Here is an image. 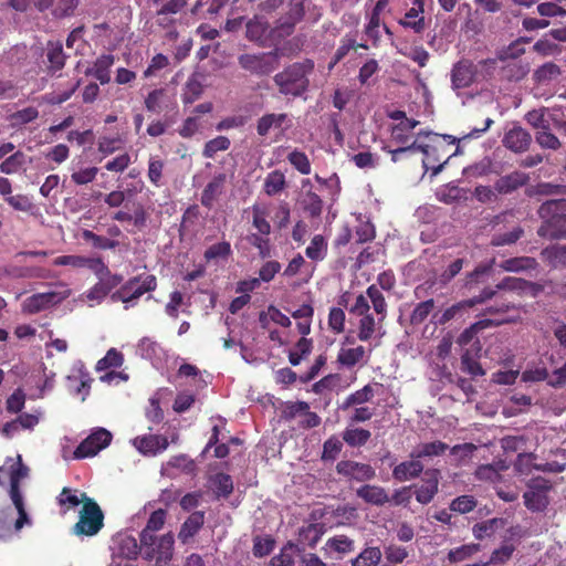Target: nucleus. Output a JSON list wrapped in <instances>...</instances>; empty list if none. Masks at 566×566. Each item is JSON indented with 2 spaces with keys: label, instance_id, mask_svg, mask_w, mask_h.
<instances>
[{
  "label": "nucleus",
  "instance_id": "37",
  "mask_svg": "<svg viewBox=\"0 0 566 566\" xmlns=\"http://www.w3.org/2000/svg\"><path fill=\"white\" fill-rule=\"evenodd\" d=\"M495 294V292L491 289H485L483 290V292L481 293V295L479 297H475V298H472V300H469L467 302H463V303H459L457 305H453L449 308H447L442 316L439 318V322L440 323H446L450 319H452L455 314L464 306H473L475 305L476 303H481V302H484L489 298H491L493 295Z\"/></svg>",
  "mask_w": 566,
  "mask_h": 566
},
{
  "label": "nucleus",
  "instance_id": "46",
  "mask_svg": "<svg viewBox=\"0 0 566 566\" xmlns=\"http://www.w3.org/2000/svg\"><path fill=\"white\" fill-rule=\"evenodd\" d=\"M178 470L184 473H192L196 469L195 462L187 455L180 454L172 457L164 467L163 470L167 474H172L171 470Z\"/></svg>",
  "mask_w": 566,
  "mask_h": 566
},
{
  "label": "nucleus",
  "instance_id": "6",
  "mask_svg": "<svg viewBox=\"0 0 566 566\" xmlns=\"http://www.w3.org/2000/svg\"><path fill=\"white\" fill-rule=\"evenodd\" d=\"M142 554L147 560H155V566H168L174 556V535L168 533L156 537L148 532H142Z\"/></svg>",
  "mask_w": 566,
  "mask_h": 566
},
{
  "label": "nucleus",
  "instance_id": "10",
  "mask_svg": "<svg viewBox=\"0 0 566 566\" xmlns=\"http://www.w3.org/2000/svg\"><path fill=\"white\" fill-rule=\"evenodd\" d=\"M156 289V277L154 275H146L144 277H136L124 284L118 291L113 293V301H119L125 304V308L135 305V302L145 293Z\"/></svg>",
  "mask_w": 566,
  "mask_h": 566
},
{
  "label": "nucleus",
  "instance_id": "31",
  "mask_svg": "<svg viewBox=\"0 0 566 566\" xmlns=\"http://www.w3.org/2000/svg\"><path fill=\"white\" fill-rule=\"evenodd\" d=\"M528 180V176L522 171H513L510 175L501 177L494 185L500 193H509L524 186Z\"/></svg>",
  "mask_w": 566,
  "mask_h": 566
},
{
  "label": "nucleus",
  "instance_id": "11",
  "mask_svg": "<svg viewBox=\"0 0 566 566\" xmlns=\"http://www.w3.org/2000/svg\"><path fill=\"white\" fill-rule=\"evenodd\" d=\"M111 441L112 433L108 430L104 428H96L80 443V446L73 451L72 455H70L66 450H63V458L65 460H70L94 457L105 449Z\"/></svg>",
  "mask_w": 566,
  "mask_h": 566
},
{
  "label": "nucleus",
  "instance_id": "38",
  "mask_svg": "<svg viewBox=\"0 0 566 566\" xmlns=\"http://www.w3.org/2000/svg\"><path fill=\"white\" fill-rule=\"evenodd\" d=\"M203 513L202 512H195L192 513L182 524L180 532H179V538L181 542L186 543L190 537H192L195 534L198 533V531L201 528L203 524Z\"/></svg>",
  "mask_w": 566,
  "mask_h": 566
},
{
  "label": "nucleus",
  "instance_id": "15",
  "mask_svg": "<svg viewBox=\"0 0 566 566\" xmlns=\"http://www.w3.org/2000/svg\"><path fill=\"white\" fill-rule=\"evenodd\" d=\"M293 126V117L286 113H266L256 122V133L261 137L274 134L277 138L283 137Z\"/></svg>",
  "mask_w": 566,
  "mask_h": 566
},
{
  "label": "nucleus",
  "instance_id": "58",
  "mask_svg": "<svg viewBox=\"0 0 566 566\" xmlns=\"http://www.w3.org/2000/svg\"><path fill=\"white\" fill-rule=\"evenodd\" d=\"M381 558L380 549L369 547L361 552L354 560L353 566H376Z\"/></svg>",
  "mask_w": 566,
  "mask_h": 566
},
{
  "label": "nucleus",
  "instance_id": "29",
  "mask_svg": "<svg viewBox=\"0 0 566 566\" xmlns=\"http://www.w3.org/2000/svg\"><path fill=\"white\" fill-rule=\"evenodd\" d=\"M114 63V55L103 54L87 69L86 74L94 76L102 85L107 84L111 81V69Z\"/></svg>",
  "mask_w": 566,
  "mask_h": 566
},
{
  "label": "nucleus",
  "instance_id": "13",
  "mask_svg": "<svg viewBox=\"0 0 566 566\" xmlns=\"http://www.w3.org/2000/svg\"><path fill=\"white\" fill-rule=\"evenodd\" d=\"M441 146L442 145L438 143L437 137L433 136L431 132H421L417 134V137L412 143L392 151V161H397L399 159V154L411 150L421 151L423 154L422 166L424 170L428 171L429 167H433L436 161V159L431 160L429 151H438Z\"/></svg>",
  "mask_w": 566,
  "mask_h": 566
},
{
  "label": "nucleus",
  "instance_id": "39",
  "mask_svg": "<svg viewBox=\"0 0 566 566\" xmlns=\"http://www.w3.org/2000/svg\"><path fill=\"white\" fill-rule=\"evenodd\" d=\"M260 323L262 327L270 329L271 323L283 327H289L291 325V319L289 316L283 314L279 308L274 306H269L266 311L261 313Z\"/></svg>",
  "mask_w": 566,
  "mask_h": 566
},
{
  "label": "nucleus",
  "instance_id": "56",
  "mask_svg": "<svg viewBox=\"0 0 566 566\" xmlns=\"http://www.w3.org/2000/svg\"><path fill=\"white\" fill-rule=\"evenodd\" d=\"M287 160L300 174H311V163L305 153L294 149L289 154Z\"/></svg>",
  "mask_w": 566,
  "mask_h": 566
},
{
  "label": "nucleus",
  "instance_id": "48",
  "mask_svg": "<svg viewBox=\"0 0 566 566\" xmlns=\"http://www.w3.org/2000/svg\"><path fill=\"white\" fill-rule=\"evenodd\" d=\"M98 174L97 167L78 166L72 168L71 180L77 186H84L95 180Z\"/></svg>",
  "mask_w": 566,
  "mask_h": 566
},
{
  "label": "nucleus",
  "instance_id": "4",
  "mask_svg": "<svg viewBox=\"0 0 566 566\" xmlns=\"http://www.w3.org/2000/svg\"><path fill=\"white\" fill-rule=\"evenodd\" d=\"M539 217L544 220L538 229L541 237L551 239L566 237V201L549 200L544 202L538 210Z\"/></svg>",
  "mask_w": 566,
  "mask_h": 566
},
{
  "label": "nucleus",
  "instance_id": "32",
  "mask_svg": "<svg viewBox=\"0 0 566 566\" xmlns=\"http://www.w3.org/2000/svg\"><path fill=\"white\" fill-rule=\"evenodd\" d=\"M356 493L366 503L373 505H384L389 502V496L381 486L366 484L360 486Z\"/></svg>",
  "mask_w": 566,
  "mask_h": 566
},
{
  "label": "nucleus",
  "instance_id": "14",
  "mask_svg": "<svg viewBox=\"0 0 566 566\" xmlns=\"http://www.w3.org/2000/svg\"><path fill=\"white\" fill-rule=\"evenodd\" d=\"M53 265L56 266H70L72 269H88L98 279L103 280L111 275L107 265L101 258H90L83 255H60L52 261Z\"/></svg>",
  "mask_w": 566,
  "mask_h": 566
},
{
  "label": "nucleus",
  "instance_id": "60",
  "mask_svg": "<svg viewBox=\"0 0 566 566\" xmlns=\"http://www.w3.org/2000/svg\"><path fill=\"white\" fill-rule=\"evenodd\" d=\"M308 406L305 402H297L290 407V415L295 416L296 413L304 412V419L302 424L307 428H313L319 424V417L316 413L307 411Z\"/></svg>",
  "mask_w": 566,
  "mask_h": 566
},
{
  "label": "nucleus",
  "instance_id": "61",
  "mask_svg": "<svg viewBox=\"0 0 566 566\" xmlns=\"http://www.w3.org/2000/svg\"><path fill=\"white\" fill-rule=\"evenodd\" d=\"M231 253V245L227 241H222L209 247L205 252V259L207 261H217L220 259H227Z\"/></svg>",
  "mask_w": 566,
  "mask_h": 566
},
{
  "label": "nucleus",
  "instance_id": "26",
  "mask_svg": "<svg viewBox=\"0 0 566 566\" xmlns=\"http://www.w3.org/2000/svg\"><path fill=\"white\" fill-rule=\"evenodd\" d=\"M423 483L416 490V500L421 504H428L438 492L439 472L437 470L424 473Z\"/></svg>",
  "mask_w": 566,
  "mask_h": 566
},
{
  "label": "nucleus",
  "instance_id": "42",
  "mask_svg": "<svg viewBox=\"0 0 566 566\" xmlns=\"http://www.w3.org/2000/svg\"><path fill=\"white\" fill-rule=\"evenodd\" d=\"M448 446L441 441H433L429 443H422L418 446L411 452V458L413 459H422V458H432L440 455L446 452Z\"/></svg>",
  "mask_w": 566,
  "mask_h": 566
},
{
  "label": "nucleus",
  "instance_id": "49",
  "mask_svg": "<svg viewBox=\"0 0 566 566\" xmlns=\"http://www.w3.org/2000/svg\"><path fill=\"white\" fill-rule=\"evenodd\" d=\"M543 259L551 265L564 266L566 265V245H552L543 250Z\"/></svg>",
  "mask_w": 566,
  "mask_h": 566
},
{
  "label": "nucleus",
  "instance_id": "28",
  "mask_svg": "<svg viewBox=\"0 0 566 566\" xmlns=\"http://www.w3.org/2000/svg\"><path fill=\"white\" fill-rule=\"evenodd\" d=\"M497 290L516 292L520 295L537 296L541 287L534 283L527 282L518 277H505L496 285Z\"/></svg>",
  "mask_w": 566,
  "mask_h": 566
},
{
  "label": "nucleus",
  "instance_id": "53",
  "mask_svg": "<svg viewBox=\"0 0 566 566\" xmlns=\"http://www.w3.org/2000/svg\"><path fill=\"white\" fill-rule=\"evenodd\" d=\"M524 382H538L547 380L548 370L542 364H528L521 376Z\"/></svg>",
  "mask_w": 566,
  "mask_h": 566
},
{
  "label": "nucleus",
  "instance_id": "44",
  "mask_svg": "<svg viewBox=\"0 0 566 566\" xmlns=\"http://www.w3.org/2000/svg\"><path fill=\"white\" fill-rule=\"evenodd\" d=\"M305 254L315 262L323 261L327 254V241L325 238L321 234L314 235L305 250Z\"/></svg>",
  "mask_w": 566,
  "mask_h": 566
},
{
  "label": "nucleus",
  "instance_id": "51",
  "mask_svg": "<svg viewBox=\"0 0 566 566\" xmlns=\"http://www.w3.org/2000/svg\"><path fill=\"white\" fill-rule=\"evenodd\" d=\"M46 56L52 70L59 71L64 66L65 56L63 53L62 44L60 42L48 43Z\"/></svg>",
  "mask_w": 566,
  "mask_h": 566
},
{
  "label": "nucleus",
  "instance_id": "45",
  "mask_svg": "<svg viewBox=\"0 0 566 566\" xmlns=\"http://www.w3.org/2000/svg\"><path fill=\"white\" fill-rule=\"evenodd\" d=\"M403 28H409L416 33H420L424 30V18L423 12L419 11V8H410L403 18L399 21Z\"/></svg>",
  "mask_w": 566,
  "mask_h": 566
},
{
  "label": "nucleus",
  "instance_id": "41",
  "mask_svg": "<svg viewBox=\"0 0 566 566\" xmlns=\"http://www.w3.org/2000/svg\"><path fill=\"white\" fill-rule=\"evenodd\" d=\"M526 122L538 130L548 129L553 120L552 112L546 108L533 109L525 116Z\"/></svg>",
  "mask_w": 566,
  "mask_h": 566
},
{
  "label": "nucleus",
  "instance_id": "16",
  "mask_svg": "<svg viewBox=\"0 0 566 566\" xmlns=\"http://www.w3.org/2000/svg\"><path fill=\"white\" fill-rule=\"evenodd\" d=\"M91 381L92 378L84 364L82 361L74 363L66 377L69 391L74 396L81 397V400L84 401L90 394Z\"/></svg>",
  "mask_w": 566,
  "mask_h": 566
},
{
  "label": "nucleus",
  "instance_id": "55",
  "mask_svg": "<svg viewBox=\"0 0 566 566\" xmlns=\"http://www.w3.org/2000/svg\"><path fill=\"white\" fill-rule=\"evenodd\" d=\"M93 501L90 499L84 492L71 491L69 489H63L59 496V502L61 505L69 504L71 507H75L80 504L85 505V502Z\"/></svg>",
  "mask_w": 566,
  "mask_h": 566
},
{
  "label": "nucleus",
  "instance_id": "17",
  "mask_svg": "<svg viewBox=\"0 0 566 566\" xmlns=\"http://www.w3.org/2000/svg\"><path fill=\"white\" fill-rule=\"evenodd\" d=\"M145 107L155 114L174 111L177 108L176 92L166 87L153 90L145 98Z\"/></svg>",
  "mask_w": 566,
  "mask_h": 566
},
{
  "label": "nucleus",
  "instance_id": "22",
  "mask_svg": "<svg viewBox=\"0 0 566 566\" xmlns=\"http://www.w3.org/2000/svg\"><path fill=\"white\" fill-rule=\"evenodd\" d=\"M336 470L339 474L357 481H367L375 476V470L369 464L355 461H340Z\"/></svg>",
  "mask_w": 566,
  "mask_h": 566
},
{
  "label": "nucleus",
  "instance_id": "8",
  "mask_svg": "<svg viewBox=\"0 0 566 566\" xmlns=\"http://www.w3.org/2000/svg\"><path fill=\"white\" fill-rule=\"evenodd\" d=\"M72 291L65 283H59L51 291L36 293L22 302L25 313L35 314L61 304L71 295Z\"/></svg>",
  "mask_w": 566,
  "mask_h": 566
},
{
  "label": "nucleus",
  "instance_id": "64",
  "mask_svg": "<svg viewBox=\"0 0 566 566\" xmlns=\"http://www.w3.org/2000/svg\"><path fill=\"white\" fill-rule=\"evenodd\" d=\"M479 551L480 545L467 544L454 549H451L448 554V558L451 563H459L478 553Z\"/></svg>",
  "mask_w": 566,
  "mask_h": 566
},
{
  "label": "nucleus",
  "instance_id": "59",
  "mask_svg": "<svg viewBox=\"0 0 566 566\" xmlns=\"http://www.w3.org/2000/svg\"><path fill=\"white\" fill-rule=\"evenodd\" d=\"M433 308H434L433 300H427L424 302H420L419 304H417L410 315L411 324L419 325V324L423 323L427 319V317L431 314Z\"/></svg>",
  "mask_w": 566,
  "mask_h": 566
},
{
  "label": "nucleus",
  "instance_id": "27",
  "mask_svg": "<svg viewBox=\"0 0 566 566\" xmlns=\"http://www.w3.org/2000/svg\"><path fill=\"white\" fill-rule=\"evenodd\" d=\"M520 319H521V315L518 313L514 314V315H507L506 317L501 318V319H491V318L481 319V321L474 323L473 325H471L470 328L465 329L461 334V336L459 338V343L462 345L468 344L472 339L473 334H475L479 331H482L484 328H488L491 326H499V325L506 324V323H515V322H518Z\"/></svg>",
  "mask_w": 566,
  "mask_h": 566
},
{
  "label": "nucleus",
  "instance_id": "24",
  "mask_svg": "<svg viewBox=\"0 0 566 566\" xmlns=\"http://www.w3.org/2000/svg\"><path fill=\"white\" fill-rule=\"evenodd\" d=\"M494 61L496 62V67L492 70V76L494 75L495 71L500 70L501 76L503 78L509 81H520L530 71L526 64H523L521 61L514 59L506 60L501 57L500 60Z\"/></svg>",
  "mask_w": 566,
  "mask_h": 566
},
{
  "label": "nucleus",
  "instance_id": "5",
  "mask_svg": "<svg viewBox=\"0 0 566 566\" xmlns=\"http://www.w3.org/2000/svg\"><path fill=\"white\" fill-rule=\"evenodd\" d=\"M495 67L496 62L494 60L481 61L479 64H473L470 61H460L451 71L452 88H465L474 82L492 77V70Z\"/></svg>",
  "mask_w": 566,
  "mask_h": 566
},
{
  "label": "nucleus",
  "instance_id": "63",
  "mask_svg": "<svg viewBox=\"0 0 566 566\" xmlns=\"http://www.w3.org/2000/svg\"><path fill=\"white\" fill-rule=\"evenodd\" d=\"M369 438L370 432L360 428L348 429L344 432L343 436L344 441L352 447L363 446L368 441Z\"/></svg>",
  "mask_w": 566,
  "mask_h": 566
},
{
  "label": "nucleus",
  "instance_id": "20",
  "mask_svg": "<svg viewBox=\"0 0 566 566\" xmlns=\"http://www.w3.org/2000/svg\"><path fill=\"white\" fill-rule=\"evenodd\" d=\"M133 446L144 455L154 457L168 448V440L164 436L145 434L132 440Z\"/></svg>",
  "mask_w": 566,
  "mask_h": 566
},
{
  "label": "nucleus",
  "instance_id": "50",
  "mask_svg": "<svg viewBox=\"0 0 566 566\" xmlns=\"http://www.w3.org/2000/svg\"><path fill=\"white\" fill-rule=\"evenodd\" d=\"M312 352V340L305 337H302L295 345L293 349L289 353V361L293 366H297L301 364L303 358L310 355Z\"/></svg>",
  "mask_w": 566,
  "mask_h": 566
},
{
  "label": "nucleus",
  "instance_id": "30",
  "mask_svg": "<svg viewBox=\"0 0 566 566\" xmlns=\"http://www.w3.org/2000/svg\"><path fill=\"white\" fill-rule=\"evenodd\" d=\"M523 497L525 506L532 511H542L547 505L545 488L539 484L530 485Z\"/></svg>",
  "mask_w": 566,
  "mask_h": 566
},
{
  "label": "nucleus",
  "instance_id": "25",
  "mask_svg": "<svg viewBox=\"0 0 566 566\" xmlns=\"http://www.w3.org/2000/svg\"><path fill=\"white\" fill-rule=\"evenodd\" d=\"M531 135L521 126H513L503 137V145L514 153L527 150L531 144Z\"/></svg>",
  "mask_w": 566,
  "mask_h": 566
},
{
  "label": "nucleus",
  "instance_id": "62",
  "mask_svg": "<svg viewBox=\"0 0 566 566\" xmlns=\"http://www.w3.org/2000/svg\"><path fill=\"white\" fill-rule=\"evenodd\" d=\"M201 83L195 76H191L190 78H188L184 87L182 101L185 104H191L201 95Z\"/></svg>",
  "mask_w": 566,
  "mask_h": 566
},
{
  "label": "nucleus",
  "instance_id": "21",
  "mask_svg": "<svg viewBox=\"0 0 566 566\" xmlns=\"http://www.w3.org/2000/svg\"><path fill=\"white\" fill-rule=\"evenodd\" d=\"M391 117L395 119L401 118V122L391 129V139L401 145H407L410 140L412 143L417 137V135H413L412 130L418 125V122L406 118L402 112H396Z\"/></svg>",
  "mask_w": 566,
  "mask_h": 566
},
{
  "label": "nucleus",
  "instance_id": "57",
  "mask_svg": "<svg viewBox=\"0 0 566 566\" xmlns=\"http://www.w3.org/2000/svg\"><path fill=\"white\" fill-rule=\"evenodd\" d=\"M82 238L85 241L91 242L92 245L96 249L109 250V249H114L118 245L117 241L102 237V235H97L91 230H83Z\"/></svg>",
  "mask_w": 566,
  "mask_h": 566
},
{
  "label": "nucleus",
  "instance_id": "2",
  "mask_svg": "<svg viewBox=\"0 0 566 566\" xmlns=\"http://www.w3.org/2000/svg\"><path fill=\"white\" fill-rule=\"evenodd\" d=\"M386 312L387 303L377 285H370L365 294L356 296L355 302L349 307V313L360 317L357 333L359 340L367 342L371 339L377 328H380Z\"/></svg>",
  "mask_w": 566,
  "mask_h": 566
},
{
  "label": "nucleus",
  "instance_id": "19",
  "mask_svg": "<svg viewBox=\"0 0 566 566\" xmlns=\"http://www.w3.org/2000/svg\"><path fill=\"white\" fill-rule=\"evenodd\" d=\"M136 353L142 358L149 360L157 369L164 367L167 357L160 344L149 337H144L138 342Z\"/></svg>",
  "mask_w": 566,
  "mask_h": 566
},
{
  "label": "nucleus",
  "instance_id": "35",
  "mask_svg": "<svg viewBox=\"0 0 566 566\" xmlns=\"http://www.w3.org/2000/svg\"><path fill=\"white\" fill-rule=\"evenodd\" d=\"M269 213L270 208L266 203H254L252 206L253 227L263 235L271 232V226L266 220Z\"/></svg>",
  "mask_w": 566,
  "mask_h": 566
},
{
  "label": "nucleus",
  "instance_id": "40",
  "mask_svg": "<svg viewBox=\"0 0 566 566\" xmlns=\"http://www.w3.org/2000/svg\"><path fill=\"white\" fill-rule=\"evenodd\" d=\"M31 159L22 151H15L0 164V171L6 175H12L20 171Z\"/></svg>",
  "mask_w": 566,
  "mask_h": 566
},
{
  "label": "nucleus",
  "instance_id": "33",
  "mask_svg": "<svg viewBox=\"0 0 566 566\" xmlns=\"http://www.w3.org/2000/svg\"><path fill=\"white\" fill-rule=\"evenodd\" d=\"M325 532L324 524L322 523H307L298 531V541L303 545L314 547L321 539Z\"/></svg>",
  "mask_w": 566,
  "mask_h": 566
},
{
  "label": "nucleus",
  "instance_id": "52",
  "mask_svg": "<svg viewBox=\"0 0 566 566\" xmlns=\"http://www.w3.org/2000/svg\"><path fill=\"white\" fill-rule=\"evenodd\" d=\"M211 488L218 496L227 497L233 490V482L229 474L218 473L211 478Z\"/></svg>",
  "mask_w": 566,
  "mask_h": 566
},
{
  "label": "nucleus",
  "instance_id": "36",
  "mask_svg": "<svg viewBox=\"0 0 566 566\" xmlns=\"http://www.w3.org/2000/svg\"><path fill=\"white\" fill-rule=\"evenodd\" d=\"M226 176L219 175L214 177L205 188L201 195V203L205 207L211 208L214 200L221 195Z\"/></svg>",
  "mask_w": 566,
  "mask_h": 566
},
{
  "label": "nucleus",
  "instance_id": "18",
  "mask_svg": "<svg viewBox=\"0 0 566 566\" xmlns=\"http://www.w3.org/2000/svg\"><path fill=\"white\" fill-rule=\"evenodd\" d=\"M111 549L114 560L116 557L135 559L142 552V544L138 545L137 539L127 533H118L112 539Z\"/></svg>",
  "mask_w": 566,
  "mask_h": 566
},
{
  "label": "nucleus",
  "instance_id": "9",
  "mask_svg": "<svg viewBox=\"0 0 566 566\" xmlns=\"http://www.w3.org/2000/svg\"><path fill=\"white\" fill-rule=\"evenodd\" d=\"M292 31L293 24H284L279 30H272L269 23L260 17H255L247 23V38L261 46H270L277 38L289 35Z\"/></svg>",
  "mask_w": 566,
  "mask_h": 566
},
{
  "label": "nucleus",
  "instance_id": "12",
  "mask_svg": "<svg viewBox=\"0 0 566 566\" xmlns=\"http://www.w3.org/2000/svg\"><path fill=\"white\" fill-rule=\"evenodd\" d=\"M104 514L95 501H87L78 512V522L74 525V534L93 536L103 526Z\"/></svg>",
  "mask_w": 566,
  "mask_h": 566
},
{
  "label": "nucleus",
  "instance_id": "23",
  "mask_svg": "<svg viewBox=\"0 0 566 566\" xmlns=\"http://www.w3.org/2000/svg\"><path fill=\"white\" fill-rule=\"evenodd\" d=\"M369 358V353L364 346H348L344 344L337 355V361L347 368H352L356 365H364Z\"/></svg>",
  "mask_w": 566,
  "mask_h": 566
},
{
  "label": "nucleus",
  "instance_id": "7",
  "mask_svg": "<svg viewBox=\"0 0 566 566\" xmlns=\"http://www.w3.org/2000/svg\"><path fill=\"white\" fill-rule=\"evenodd\" d=\"M295 51L286 52V48H277L270 52L244 53L238 57V63L244 71L253 75H266L273 72L282 56H290Z\"/></svg>",
  "mask_w": 566,
  "mask_h": 566
},
{
  "label": "nucleus",
  "instance_id": "43",
  "mask_svg": "<svg viewBox=\"0 0 566 566\" xmlns=\"http://www.w3.org/2000/svg\"><path fill=\"white\" fill-rule=\"evenodd\" d=\"M500 266L507 272H522L536 269L537 262L533 258L520 256L504 260Z\"/></svg>",
  "mask_w": 566,
  "mask_h": 566
},
{
  "label": "nucleus",
  "instance_id": "54",
  "mask_svg": "<svg viewBox=\"0 0 566 566\" xmlns=\"http://www.w3.org/2000/svg\"><path fill=\"white\" fill-rule=\"evenodd\" d=\"M123 363V354L116 348H111L107 350L106 355L97 361L96 370L102 371L108 368L120 367Z\"/></svg>",
  "mask_w": 566,
  "mask_h": 566
},
{
  "label": "nucleus",
  "instance_id": "1",
  "mask_svg": "<svg viewBox=\"0 0 566 566\" xmlns=\"http://www.w3.org/2000/svg\"><path fill=\"white\" fill-rule=\"evenodd\" d=\"M4 469H8L10 479L9 497L18 516L12 522V512L11 510H7L2 512L0 523L4 531L10 532L12 530L13 533L18 534L24 526L32 525V518L25 510L24 495L20 489V482L29 475V468L22 463L21 455L19 454L15 460L8 458L4 465L0 467V473ZM0 484H3L1 479Z\"/></svg>",
  "mask_w": 566,
  "mask_h": 566
},
{
  "label": "nucleus",
  "instance_id": "34",
  "mask_svg": "<svg viewBox=\"0 0 566 566\" xmlns=\"http://www.w3.org/2000/svg\"><path fill=\"white\" fill-rule=\"evenodd\" d=\"M423 470L418 460L401 462L394 468L392 475L396 480L403 482L417 478Z\"/></svg>",
  "mask_w": 566,
  "mask_h": 566
},
{
  "label": "nucleus",
  "instance_id": "3",
  "mask_svg": "<svg viewBox=\"0 0 566 566\" xmlns=\"http://www.w3.org/2000/svg\"><path fill=\"white\" fill-rule=\"evenodd\" d=\"M313 70L314 62L312 60L295 62L275 74L273 81L282 95L297 97L307 91L308 76Z\"/></svg>",
  "mask_w": 566,
  "mask_h": 566
},
{
  "label": "nucleus",
  "instance_id": "47",
  "mask_svg": "<svg viewBox=\"0 0 566 566\" xmlns=\"http://www.w3.org/2000/svg\"><path fill=\"white\" fill-rule=\"evenodd\" d=\"M285 175L280 170L268 174L264 180V191L268 196H275L285 188Z\"/></svg>",
  "mask_w": 566,
  "mask_h": 566
}]
</instances>
